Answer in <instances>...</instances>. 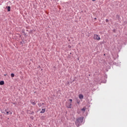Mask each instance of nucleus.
Returning a JSON list of instances; mask_svg holds the SVG:
<instances>
[{
    "label": "nucleus",
    "instance_id": "f257e3e1",
    "mask_svg": "<svg viewBox=\"0 0 127 127\" xmlns=\"http://www.w3.org/2000/svg\"><path fill=\"white\" fill-rule=\"evenodd\" d=\"M83 120H84L83 117H80L76 119L75 122L76 126H77V127H79L80 126V124H81V123H83Z\"/></svg>",
    "mask_w": 127,
    "mask_h": 127
},
{
    "label": "nucleus",
    "instance_id": "f03ea898",
    "mask_svg": "<svg viewBox=\"0 0 127 127\" xmlns=\"http://www.w3.org/2000/svg\"><path fill=\"white\" fill-rule=\"evenodd\" d=\"M73 100L72 99H69L67 101V102L65 103V106L66 108H68V109H71L72 107V102Z\"/></svg>",
    "mask_w": 127,
    "mask_h": 127
},
{
    "label": "nucleus",
    "instance_id": "7ed1b4c3",
    "mask_svg": "<svg viewBox=\"0 0 127 127\" xmlns=\"http://www.w3.org/2000/svg\"><path fill=\"white\" fill-rule=\"evenodd\" d=\"M93 38L95 40H97L98 41H99V40H101V38L99 36V35H98L97 34L94 35Z\"/></svg>",
    "mask_w": 127,
    "mask_h": 127
},
{
    "label": "nucleus",
    "instance_id": "20e7f679",
    "mask_svg": "<svg viewBox=\"0 0 127 127\" xmlns=\"http://www.w3.org/2000/svg\"><path fill=\"white\" fill-rule=\"evenodd\" d=\"M30 103L33 105V106H35L36 105V103H35V101L31 100Z\"/></svg>",
    "mask_w": 127,
    "mask_h": 127
},
{
    "label": "nucleus",
    "instance_id": "39448f33",
    "mask_svg": "<svg viewBox=\"0 0 127 127\" xmlns=\"http://www.w3.org/2000/svg\"><path fill=\"white\" fill-rule=\"evenodd\" d=\"M78 98L80 99V100H82V99H84V96H83L82 94H79L78 96Z\"/></svg>",
    "mask_w": 127,
    "mask_h": 127
},
{
    "label": "nucleus",
    "instance_id": "423d86ee",
    "mask_svg": "<svg viewBox=\"0 0 127 127\" xmlns=\"http://www.w3.org/2000/svg\"><path fill=\"white\" fill-rule=\"evenodd\" d=\"M45 111H46V109H43L40 112L41 114H44V113H45Z\"/></svg>",
    "mask_w": 127,
    "mask_h": 127
},
{
    "label": "nucleus",
    "instance_id": "0eeeda50",
    "mask_svg": "<svg viewBox=\"0 0 127 127\" xmlns=\"http://www.w3.org/2000/svg\"><path fill=\"white\" fill-rule=\"evenodd\" d=\"M4 84V81H0V85H3Z\"/></svg>",
    "mask_w": 127,
    "mask_h": 127
},
{
    "label": "nucleus",
    "instance_id": "6e6552de",
    "mask_svg": "<svg viewBox=\"0 0 127 127\" xmlns=\"http://www.w3.org/2000/svg\"><path fill=\"white\" fill-rule=\"evenodd\" d=\"M81 111L85 112V111H86V107H83V108L81 109Z\"/></svg>",
    "mask_w": 127,
    "mask_h": 127
},
{
    "label": "nucleus",
    "instance_id": "1a4fd4ad",
    "mask_svg": "<svg viewBox=\"0 0 127 127\" xmlns=\"http://www.w3.org/2000/svg\"><path fill=\"white\" fill-rule=\"evenodd\" d=\"M7 10H8V11H10V6H8L7 7Z\"/></svg>",
    "mask_w": 127,
    "mask_h": 127
},
{
    "label": "nucleus",
    "instance_id": "9d476101",
    "mask_svg": "<svg viewBox=\"0 0 127 127\" xmlns=\"http://www.w3.org/2000/svg\"><path fill=\"white\" fill-rule=\"evenodd\" d=\"M11 77L12 78H13V77H14V74L11 73Z\"/></svg>",
    "mask_w": 127,
    "mask_h": 127
},
{
    "label": "nucleus",
    "instance_id": "9b49d317",
    "mask_svg": "<svg viewBox=\"0 0 127 127\" xmlns=\"http://www.w3.org/2000/svg\"><path fill=\"white\" fill-rule=\"evenodd\" d=\"M5 113L7 114V115H8L9 113L8 111H7L6 110H5Z\"/></svg>",
    "mask_w": 127,
    "mask_h": 127
},
{
    "label": "nucleus",
    "instance_id": "f8f14e48",
    "mask_svg": "<svg viewBox=\"0 0 127 127\" xmlns=\"http://www.w3.org/2000/svg\"><path fill=\"white\" fill-rule=\"evenodd\" d=\"M38 105L39 107H41V103H39Z\"/></svg>",
    "mask_w": 127,
    "mask_h": 127
},
{
    "label": "nucleus",
    "instance_id": "ddd939ff",
    "mask_svg": "<svg viewBox=\"0 0 127 127\" xmlns=\"http://www.w3.org/2000/svg\"><path fill=\"white\" fill-rule=\"evenodd\" d=\"M106 22H109V19H106Z\"/></svg>",
    "mask_w": 127,
    "mask_h": 127
},
{
    "label": "nucleus",
    "instance_id": "4468645a",
    "mask_svg": "<svg viewBox=\"0 0 127 127\" xmlns=\"http://www.w3.org/2000/svg\"><path fill=\"white\" fill-rule=\"evenodd\" d=\"M10 115H12V112H10Z\"/></svg>",
    "mask_w": 127,
    "mask_h": 127
},
{
    "label": "nucleus",
    "instance_id": "2eb2a0df",
    "mask_svg": "<svg viewBox=\"0 0 127 127\" xmlns=\"http://www.w3.org/2000/svg\"><path fill=\"white\" fill-rule=\"evenodd\" d=\"M93 1H95V0H92Z\"/></svg>",
    "mask_w": 127,
    "mask_h": 127
},
{
    "label": "nucleus",
    "instance_id": "dca6fc26",
    "mask_svg": "<svg viewBox=\"0 0 127 127\" xmlns=\"http://www.w3.org/2000/svg\"><path fill=\"white\" fill-rule=\"evenodd\" d=\"M4 76H6V74H4Z\"/></svg>",
    "mask_w": 127,
    "mask_h": 127
},
{
    "label": "nucleus",
    "instance_id": "f3484780",
    "mask_svg": "<svg viewBox=\"0 0 127 127\" xmlns=\"http://www.w3.org/2000/svg\"><path fill=\"white\" fill-rule=\"evenodd\" d=\"M95 19H97V18H95Z\"/></svg>",
    "mask_w": 127,
    "mask_h": 127
},
{
    "label": "nucleus",
    "instance_id": "a211bd4d",
    "mask_svg": "<svg viewBox=\"0 0 127 127\" xmlns=\"http://www.w3.org/2000/svg\"><path fill=\"white\" fill-rule=\"evenodd\" d=\"M69 47H70V46H69Z\"/></svg>",
    "mask_w": 127,
    "mask_h": 127
}]
</instances>
